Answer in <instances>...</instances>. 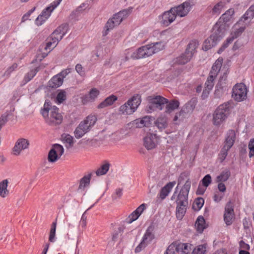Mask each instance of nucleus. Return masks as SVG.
I'll list each match as a JSON object with an SVG mask.
<instances>
[{"mask_svg": "<svg viewBox=\"0 0 254 254\" xmlns=\"http://www.w3.org/2000/svg\"><path fill=\"white\" fill-rule=\"evenodd\" d=\"M41 114L49 125H59L62 122L63 117L59 112V109L56 106H52L51 103L47 100L41 110Z\"/></svg>", "mask_w": 254, "mask_h": 254, "instance_id": "obj_1", "label": "nucleus"}, {"mask_svg": "<svg viewBox=\"0 0 254 254\" xmlns=\"http://www.w3.org/2000/svg\"><path fill=\"white\" fill-rule=\"evenodd\" d=\"M132 8L124 9L114 15L112 18L107 22L103 31V36H106L108 32L115 26L119 25L124 19L126 18L132 11Z\"/></svg>", "mask_w": 254, "mask_h": 254, "instance_id": "obj_2", "label": "nucleus"}, {"mask_svg": "<svg viewBox=\"0 0 254 254\" xmlns=\"http://www.w3.org/2000/svg\"><path fill=\"white\" fill-rule=\"evenodd\" d=\"M96 121V116L93 115L88 116L85 120L81 122L75 128L74 131L75 137L77 139L81 138L91 130Z\"/></svg>", "mask_w": 254, "mask_h": 254, "instance_id": "obj_3", "label": "nucleus"}, {"mask_svg": "<svg viewBox=\"0 0 254 254\" xmlns=\"http://www.w3.org/2000/svg\"><path fill=\"white\" fill-rule=\"evenodd\" d=\"M231 105L226 102L219 105L213 115V122L215 126H220L227 118L231 111Z\"/></svg>", "mask_w": 254, "mask_h": 254, "instance_id": "obj_4", "label": "nucleus"}, {"mask_svg": "<svg viewBox=\"0 0 254 254\" xmlns=\"http://www.w3.org/2000/svg\"><path fill=\"white\" fill-rule=\"evenodd\" d=\"M151 50L149 44L139 48L135 52H133L132 49H128L126 51L125 59H123L122 61L125 62L129 58L141 59L150 57L153 55Z\"/></svg>", "mask_w": 254, "mask_h": 254, "instance_id": "obj_5", "label": "nucleus"}, {"mask_svg": "<svg viewBox=\"0 0 254 254\" xmlns=\"http://www.w3.org/2000/svg\"><path fill=\"white\" fill-rule=\"evenodd\" d=\"M155 227L151 223L145 230L141 241L135 249V253H139L145 248L155 238Z\"/></svg>", "mask_w": 254, "mask_h": 254, "instance_id": "obj_6", "label": "nucleus"}, {"mask_svg": "<svg viewBox=\"0 0 254 254\" xmlns=\"http://www.w3.org/2000/svg\"><path fill=\"white\" fill-rule=\"evenodd\" d=\"M140 103V95H135L120 107L119 111L121 114L124 115L132 114L136 110Z\"/></svg>", "mask_w": 254, "mask_h": 254, "instance_id": "obj_7", "label": "nucleus"}, {"mask_svg": "<svg viewBox=\"0 0 254 254\" xmlns=\"http://www.w3.org/2000/svg\"><path fill=\"white\" fill-rule=\"evenodd\" d=\"M225 34L218 29H215L213 27L212 34L203 42L202 50L207 51L212 47L215 46L223 38Z\"/></svg>", "mask_w": 254, "mask_h": 254, "instance_id": "obj_8", "label": "nucleus"}, {"mask_svg": "<svg viewBox=\"0 0 254 254\" xmlns=\"http://www.w3.org/2000/svg\"><path fill=\"white\" fill-rule=\"evenodd\" d=\"M198 46V42L196 40H192L190 42L185 53L177 58L176 63L179 64H185L187 63L196 51Z\"/></svg>", "mask_w": 254, "mask_h": 254, "instance_id": "obj_9", "label": "nucleus"}, {"mask_svg": "<svg viewBox=\"0 0 254 254\" xmlns=\"http://www.w3.org/2000/svg\"><path fill=\"white\" fill-rule=\"evenodd\" d=\"M63 30V26H59L52 33L44 48L45 50H49L50 52L57 45L65 34Z\"/></svg>", "mask_w": 254, "mask_h": 254, "instance_id": "obj_10", "label": "nucleus"}, {"mask_svg": "<svg viewBox=\"0 0 254 254\" xmlns=\"http://www.w3.org/2000/svg\"><path fill=\"white\" fill-rule=\"evenodd\" d=\"M235 13L234 8H231L226 10L219 18L218 21L213 26L215 29H218L225 34L226 24L230 22Z\"/></svg>", "mask_w": 254, "mask_h": 254, "instance_id": "obj_11", "label": "nucleus"}, {"mask_svg": "<svg viewBox=\"0 0 254 254\" xmlns=\"http://www.w3.org/2000/svg\"><path fill=\"white\" fill-rule=\"evenodd\" d=\"M248 89L246 85L243 83L235 84L232 92V98L237 102H241L246 99Z\"/></svg>", "mask_w": 254, "mask_h": 254, "instance_id": "obj_12", "label": "nucleus"}, {"mask_svg": "<svg viewBox=\"0 0 254 254\" xmlns=\"http://www.w3.org/2000/svg\"><path fill=\"white\" fill-rule=\"evenodd\" d=\"M194 106L190 103H188L181 109V110L176 114L173 122L176 125H179L183 122L188 117L190 113L192 111Z\"/></svg>", "mask_w": 254, "mask_h": 254, "instance_id": "obj_13", "label": "nucleus"}, {"mask_svg": "<svg viewBox=\"0 0 254 254\" xmlns=\"http://www.w3.org/2000/svg\"><path fill=\"white\" fill-rule=\"evenodd\" d=\"M191 182L188 179L177 194L176 202L177 204H188V194L190 190Z\"/></svg>", "mask_w": 254, "mask_h": 254, "instance_id": "obj_14", "label": "nucleus"}, {"mask_svg": "<svg viewBox=\"0 0 254 254\" xmlns=\"http://www.w3.org/2000/svg\"><path fill=\"white\" fill-rule=\"evenodd\" d=\"M149 105L148 107L150 111H154L157 109L161 110L164 104L168 102L167 99L161 96H156L155 97H148Z\"/></svg>", "mask_w": 254, "mask_h": 254, "instance_id": "obj_15", "label": "nucleus"}, {"mask_svg": "<svg viewBox=\"0 0 254 254\" xmlns=\"http://www.w3.org/2000/svg\"><path fill=\"white\" fill-rule=\"evenodd\" d=\"M194 3L191 0L184 2L177 6L173 7L177 16L182 17L188 15L193 6Z\"/></svg>", "mask_w": 254, "mask_h": 254, "instance_id": "obj_16", "label": "nucleus"}, {"mask_svg": "<svg viewBox=\"0 0 254 254\" xmlns=\"http://www.w3.org/2000/svg\"><path fill=\"white\" fill-rule=\"evenodd\" d=\"M235 218L234 206L233 203L229 201L225 206L224 221L227 226L231 225Z\"/></svg>", "mask_w": 254, "mask_h": 254, "instance_id": "obj_17", "label": "nucleus"}, {"mask_svg": "<svg viewBox=\"0 0 254 254\" xmlns=\"http://www.w3.org/2000/svg\"><path fill=\"white\" fill-rule=\"evenodd\" d=\"M159 139L156 134L148 133L143 138V145L147 149H152L158 144Z\"/></svg>", "mask_w": 254, "mask_h": 254, "instance_id": "obj_18", "label": "nucleus"}, {"mask_svg": "<svg viewBox=\"0 0 254 254\" xmlns=\"http://www.w3.org/2000/svg\"><path fill=\"white\" fill-rule=\"evenodd\" d=\"M254 17V4H252L238 21V24L247 26Z\"/></svg>", "mask_w": 254, "mask_h": 254, "instance_id": "obj_19", "label": "nucleus"}, {"mask_svg": "<svg viewBox=\"0 0 254 254\" xmlns=\"http://www.w3.org/2000/svg\"><path fill=\"white\" fill-rule=\"evenodd\" d=\"M29 145V141L25 138H19L15 143L13 148V153L15 155H19L21 151L28 148Z\"/></svg>", "mask_w": 254, "mask_h": 254, "instance_id": "obj_20", "label": "nucleus"}, {"mask_svg": "<svg viewBox=\"0 0 254 254\" xmlns=\"http://www.w3.org/2000/svg\"><path fill=\"white\" fill-rule=\"evenodd\" d=\"M177 15L175 13L173 8H171L169 10L164 12L162 16L161 23L167 26L172 23L176 19Z\"/></svg>", "mask_w": 254, "mask_h": 254, "instance_id": "obj_21", "label": "nucleus"}, {"mask_svg": "<svg viewBox=\"0 0 254 254\" xmlns=\"http://www.w3.org/2000/svg\"><path fill=\"white\" fill-rule=\"evenodd\" d=\"M226 2L225 1H220L212 6L207 8L208 12L213 16H218L225 7Z\"/></svg>", "mask_w": 254, "mask_h": 254, "instance_id": "obj_22", "label": "nucleus"}, {"mask_svg": "<svg viewBox=\"0 0 254 254\" xmlns=\"http://www.w3.org/2000/svg\"><path fill=\"white\" fill-rule=\"evenodd\" d=\"M99 94L100 91L98 89L92 88L88 94H85L82 97V101L84 104L94 102L97 99Z\"/></svg>", "mask_w": 254, "mask_h": 254, "instance_id": "obj_23", "label": "nucleus"}, {"mask_svg": "<svg viewBox=\"0 0 254 254\" xmlns=\"http://www.w3.org/2000/svg\"><path fill=\"white\" fill-rule=\"evenodd\" d=\"M176 181L170 182L167 183L164 187H163L160 190L159 193L157 194V198L164 200L170 193L173 188L176 185Z\"/></svg>", "mask_w": 254, "mask_h": 254, "instance_id": "obj_24", "label": "nucleus"}, {"mask_svg": "<svg viewBox=\"0 0 254 254\" xmlns=\"http://www.w3.org/2000/svg\"><path fill=\"white\" fill-rule=\"evenodd\" d=\"M236 138V134L235 130L229 129L225 135L224 145L231 148L235 143Z\"/></svg>", "mask_w": 254, "mask_h": 254, "instance_id": "obj_25", "label": "nucleus"}, {"mask_svg": "<svg viewBox=\"0 0 254 254\" xmlns=\"http://www.w3.org/2000/svg\"><path fill=\"white\" fill-rule=\"evenodd\" d=\"M223 60L219 58L213 64L209 72V75L216 77L218 74L221 72Z\"/></svg>", "mask_w": 254, "mask_h": 254, "instance_id": "obj_26", "label": "nucleus"}, {"mask_svg": "<svg viewBox=\"0 0 254 254\" xmlns=\"http://www.w3.org/2000/svg\"><path fill=\"white\" fill-rule=\"evenodd\" d=\"M246 26L242 25V24H238V22L235 25L231 34L229 36L230 38H233V41L238 37H239L242 33L244 31Z\"/></svg>", "mask_w": 254, "mask_h": 254, "instance_id": "obj_27", "label": "nucleus"}, {"mask_svg": "<svg viewBox=\"0 0 254 254\" xmlns=\"http://www.w3.org/2000/svg\"><path fill=\"white\" fill-rule=\"evenodd\" d=\"M118 98L114 95H111L110 96L106 98L103 102L99 104L98 106V108L100 109L104 108L108 106H111L117 101Z\"/></svg>", "mask_w": 254, "mask_h": 254, "instance_id": "obj_28", "label": "nucleus"}, {"mask_svg": "<svg viewBox=\"0 0 254 254\" xmlns=\"http://www.w3.org/2000/svg\"><path fill=\"white\" fill-rule=\"evenodd\" d=\"M63 80L62 77L57 74L53 76L52 79L49 81V86L52 88H57L62 85Z\"/></svg>", "mask_w": 254, "mask_h": 254, "instance_id": "obj_29", "label": "nucleus"}, {"mask_svg": "<svg viewBox=\"0 0 254 254\" xmlns=\"http://www.w3.org/2000/svg\"><path fill=\"white\" fill-rule=\"evenodd\" d=\"M228 72V71L227 69H226L224 67L222 68L221 72L220 73V76L216 86L217 87H219L220 88H223V87L225 86Z\"/></svg>", "mask_w": 254, "mask_h": 254, "instance_id": "obj_30", "label": "nucleus"}, {"mask_svg": "<svg viewBox=\"0 0 254 254\" xmlns=\"http://www.w3.org/2000/svg\"><path fill=\"white\" fill-rule=\"evenodd\" d=\"M91 178V174H89L87 175L84 176L81 180L80 182V185L78 188V190H84L89 186L90 180Z\"/></svg>", "mask_w": 254, "mask_h": 254, "instance_id": "obj_31", "label": "nucleus"}, {"mask_svg": "<svg viewBox=\"0 0 254 254\" xmlns=\"http://www.w3.org/2000/svg\"><path fill=\"white\" fill-rule=\"evenodd\" d=\"M188 204H177L176 207V217L178 219L181 220L186 212Z\"/></svg>", "mask_w": 254, "mask_h": 254, "instance_id": "obj_32", "label": "nucleus"}, {"mask_svg": "<svg viewBox=\"0 0 254 254\" xmlns=\"http://www.w3.org/2000/svg\"><path fill=\"white\" fill-rule=\"evenodd\" d=\"M155 125L160 131H163L168 126L167 118L165 116L159 117L155 122Z\"/></svg>", "mask_w": 254, "mask_h": 254, "instance_id": "obj_33", "label": "nucleus"}, {"mask_svg": "<svg viewBox=\"0 0 254 254\" xmlns=\"http://www.w3.org/2000/svg\"><path fill=\"white\" fill-rule=\"evenodd\" d=\"M110 167V164L107 161H105L96 171L97 176H102L106 174L109 171Z\"/></svg>", "mask_w": 254, "mask_h": 254, "instance_id": "obj_34", "label": "nucleus"}, {"mask_svg": "<svg viewBox=\"0 0 254 254\" xmlns=\"http://www.w3.org/2000/svg\"><path fill=\"white\" fill-rule=\"evenodd\" d=\"M149 45L151 48L153 55L163 50L165 48V43L163 42L152 43Z\"/></svg>", "mask_w": 254, "mask_h": 254, "instance_id": "obj_35", "label": "nucleus"}, {"mask_svg": "<svg viewBox=\"0 0 254 254\" xmlns=\"http://www.w3.org/2000/svg\"><path fill=\"white\" fill-rule=\"evenodd\" d=\"M7 180H4L0 183V196L2 197H5L9 193V191L7 189Z\"/></svg>", "mask_w": 254, "mask_h": 254, "instance_id": "obj_36", "label": "nucleus"}, {"mask_svg": "<svg viewBox=\"0 0 254 254\" xmlns=\"http://www.w3.org/2000/svg\"><path fill=\"white\" fill-rule=\"evenodd\" d=\"M215 78V77L209 74L205 83V90L203 91V94H204V92H207L208 93L209 91L212 89Z\"/></svg>", "mask_w": 254, "mask_h": 254, "instance_id": "obj_37", "label": "nucleus"}, {"mask_svg": "<svg viewBox=\"0 0 254 254\" xmlns=\"http://www.w3.org/2000/svg\"><path fill=\"white\" fill-rule=\"evenodd\" d=\"M195 226L198 232L201 233L203 231L205 228V220L203 216H199L197 217Z\"/></svg>", "mask_w": 254, "mask_h": 254, "instance_id": "obj_38", "label": "nucleus"}, {"mask_svg": "<svg viewBox=\"0 0 254 254\" xmlns=\"http://www.w3.org/2000/svg\"><path fill=\"white\" fill-rule=\"evenodd\" d=\"M136 124L139 127H148L151 124V118L149 116H145L139 120H136Z\"/></svg>", "mask_w": 254, "mask_h": 254, "instance_id": "obj_39", "label": "nucleus"}, {"mask_svg": "<svg viewBox=\"0 0 254 254\" xmlns=\"http://www.w3.org/2000/svg\"><path fill=\"white\" fill-rule=\"evenodd\" d=\"M89 7V3L88 2L82 3L80 6H79L74 11H72L70 16H74L75 18L77 16H75L76 13L78 14H81L84 10L87 9Z\"/></svg>", "mask_w": 254, "mask_h": 254, "instance_id": "obj_40", "label": "nucleus"}, {"mask_svg": "<svg viewBox=\"0 0 254 254\" xmlns=\"http://www.w3.org/2000/svg\"><path fill=\"white\" fill-rule=\"evenodd\" d=\"M207 244H203L197 246L192 251V254H206Z\"/></svg>", "mask_w": 254, "mask_h": 254, "instance_id": "obj_41", "label": "nucleus"}, {"mask_svg": "<svg viewBox=\"0 0 254 254\" xmlns=\"http://www.w3.org/2000/svg\"><path fill=\"white\" fill-rule=\"evenodd\" d=\"M231 148L226 145H224L222 148L220 153L219 154V159L221 162H223L226 158L228 155V151Z\"/></svg>", "mask_w": 254, "mask_h": 254, "instance_id": "obj_42", "label": "nucleus"}, {"mask_svg": "<svg viewBox=\"0 0 254 254\" xmlns=\"http://www.w3.org/2000/svg\"><path fill=\"white\" fill-rule=\"evenodd\" d=\"M230 172L229 170L223 171L216 178L217 182H223L226 181L230 176Z\"/></svg>", "mask_w": 254, "mask_h": 254, "instance_id": "obj_43", "label": "nucleus"}, {"mask_svg": "<svg viewBox=\"0 0 254 254\" xmlns=\"http://www.w3.org/2000/svg\"><path fill=\"white\" fill-rule=\"evenodd\" d=\"M176 246L178 248V250L177 251L178 252L179 251V249L182 250V252L184 254H190L191 251V245L187 243H183L180 244L178 246L176 245Z\"/></svg>", "mask_w": 254, "mask_h": 254, "instance_id": "obj_44", "label": "nucleus"}, {"mask_svg": "<svg viewBox=\"0 0 254 254\" xmlns=\"http://www.w3.org/2000/svg\"><path fill=\"white\" fill-rule=\"evenodd\" d=\"M166 105V112H171L174 110L177 109L180 105L179 102L177 100H173L167 103Z\"/></svg>", "mask_w": 254, "mask_h": 254, "instance_id": "obj_45", "label": "nucleus"}, {"mask_svg": "<svg viewBox=\"0 0 254 254\" xmlns=\"http://www.w3.org/2000/svg\"><path fill=\"white\" fill-rule=\"evenodd\" d=\"M39 70V67H36L34 69H32L30 71L27 73L24 76V80L25 83H27L30 81L36 74Z\"/></svg>", "mask_w": 254, "mask_h": 254, "instance_id": "obj_46", "label": "nucleus"}, {"mask_svg": "<svg viewBox=\"0 0 254 254\" xmlns=\"http://www.w3.org/2000/svg\"><path fill=\"white\" fill-rule=\"evenodd\" d=\"M56 225L57 222L56 221L54 222L51 226V228L50 232L49 235V241L51 242H55L56 241Z\"/></svg>", "mask_w": 254, "mask_h": 254, "instance_id": "obj_47", "label": "nucleus"}, {"mask_svg": "<svg viewBox=\"0 0 254 254\" xmlns=\"http://www.w3.org/2000/svg\"><path fill=\"white\" fill-rule=\"evenodd\" d=\"M63 141L66 143L67 147H71L73 143V137L69 134H64L62 135Z\"/></svg>", "mask_w": 254, "mask_h": 254, "instance_id": "obj_48", "label": "nucleus"}, {"mask_svg": "<svg viewBox=\"0 0 254 254\" xmlns=\"http://www.w3.org/2000/svg\"><path fill=\"white\" fill-rule=\"evenodd\" d=\"M18 67V65L17 64L14 63L12 64L10 66L8 67L6 70L4 71L3 76L5 77V78H8L11 73L13 72Z\"/></svg>", "mask_w": 254, "mask_h": 254, "instance_id": "obj_49", "label": "nucleus"}, {"mask_svg": "<svg viewBox=\"0 0 254 254\" xmlns=\"http://www.w3.org/2000/svg\"><path fill=\"white\" fill-rule=\"evenodd\" d=\"M204 200L202 198H198L195 200L193 204V208L195 210H200L203 206Z\"/></svg>", "mask_w": 254, "mask_h": 254, "instance_id": "obj_50", "label": "nucleus"}, {"mask_svg": "<svg viewBox=\"0 0 254 254\" xmlns=\"http://www.w3.org/2000/svg\"><path fill=\"white\" fill-rule=\"evenodd\" d=\"M52 150H54V151H55V153L60 157H61V156L63 154L64 152V149L60 144H54L52 148H51Z\"/></svg>", "mask_w": 254, "mask_h": 254, "instance_id": "obj_51", "label": "nucleus"}, {"mask_svg": "<svg viewBox=\"0 0 254 254\" xmlns=\"http://www.w3.org/2000/svg\"><path fill=\"white\" fill-rule=\"evenodd\" d=\"M66 99V93L64 90H61L56 97V103L61 104Z\"/></svg>", "mask_w": 254, "mask_h": 254, "instance_id": "obj_52", "label": "nucleus"}, {"mask_svg": "<svg viewBox=\"0 0 254 254\" xmlns=\"http://www.w3.org/2000/svg\"><path fill=\"white\" fill-rule=\"evenodd\" d=\"M60 157L55 153V151L52 149L48 154V161L50 162H55Z\"/></svg>", "mask_w": 254, "mask_h": 254, "instance_id": "obj_53", "label": "nucleus"}, {"mask_svg": "<svg viewBox=\"0 0 254 254\" xmlns=\"http://www.w3.org/2000/svg\"><path fill=\"white\" fill-rule=\"evenodd\" d=\"M233 38H230L229 37L227 38L226 41L223 43L221 47L218 50L217 53L219 54H221L224 50L228 47V46L232 43L233 42Z\"/></svg>", "mask_w": 254, "mask_h": 254, "instance_id": "obj_54", "label": "nucleus"}, {"mask_svg": "<svg viewBox=\"0 0 254 254\" xmlns=\"http://www.w3.org/2000/svg\"><path fill=\"white\" fill-rule=\"evenodd\" d=\"M52 12L53 11L50 9V7H46L42 10L40 14V17L39 18H41V16H43L45 17V19H48L51 16Z\"/></svg>", "mask_w": 254, "mask_h": 254, "instance_id": "obj_55", "label": "nucleus"}, {"mask_svg": "<svg viewBox=\"0 0 254 254\" xmlns=\"http://www.w3.org/2000/svg\"><path fill=\"white\" fill-rule=\"evenodd\" d=\"M212 181L211 177L210 175L207 174L205 175L203 179L201 180V182L203 186L205 187H208L211 184Z\"/></svg>", "mask_w": 254, "mask_h": 254, "instance_id": "obj_56", "label": "nucleus"}, {"mask_svg": "<svg viewBox=\"0 0 254 254\" xmlns=\"http://www.w3.org/2000/svg\"><path fill=\"white\" fill-rule=\"evenodd\" d=\"M139 217V215L137 214L135 211H133L127 218V222L128 223H131L134 221L137 220Z\"/></svg>", "mask_w": 254, "mask_h": 254, "instance_id": "obj_57", "label": "nucleus"}, {"mask_svg": "<svg viewBox=\"0 0 254 254\" xmlns=\"http://www.w3.org/2000/svg\"><path fill=\"white\" fill-rule=\"evenodd\" d=\"M86 211H85L82 215L81 219L79 222V227L85 229L87 224V216L86 215Z\"/></svg>", "mask_w": 254, "mask_h": 254, "instance_id": "obj_58", "label": "nucleus"}, {"mask_svg": "<svg viewBox=\"0 0 254 254\" xmlns=\"http://www.w3.org/2000/svg\"><path fill=\"white\" fill-rule=\"evenodd\" d=\"M248 146L250 150L249 155V157L251 158L253 156H254V138L250 139Z\"/></svg>", "mask_w": 254, "mask_h": 254, "instance_id": "obj_59", "label": "nucleus"}, {"mask_svg": "<svg viewBox=\"0 0 254 254\" xmlns=\"http://www.w3.org/2000/svg\"><path fill=\"white\" fill-rule=\"evenodd\" d=\"M178 249L175 244H172L167 248L164 254H175V251H178Z\"/></svg>", "mask_w": 254, "mask_h": 254, "instance_id": "obj_60", "label": "nucleus"}, {"mask_svg": "<svg viewBox=\"0 0 254 254\" xmlns=\"http://www.w3.org/2000/svg\"><path fill=\"white\" fill-rule=\"evenodd\" d=\"M224 196V194L220 193L218 192H216L213 196V200L217 203L219 202L222 200Z\"/></svg>", "mask_w": 254, "mask_h": 254, "instance_id": "obj_61", "label": "nucleus"}, {"mask_svg": "<svg viewBox=\"0 0 254 254\" xmlns=\"http://www.w3.org/2000/svg\"><path fill=\"white\" fill-rule=\"evenodd\" d=\"M62 0H56L53 1L48 6V7H50V9L51 11H53V10L61 3Z\"/></svg>", "mask_w": 254, "mask_h": 254, "instance_id": "obj_62", "label": "nucleus"}, {"mask_svg": "<svg viewBox=\"0 0 254 254\" xmlns=\"http://www.w3.org/2000/svg\"><path fill=\"white\" fill-rule=\"evenodd\" d=\"M71 68H66L62 70L60 73H58V75L60 77H62V80H64V78L71 72Z\"/></svg>", "mask_w": 254, "mask_h": 254, "instance_id": "obj_63", "label": "nucleus"}, {"mask_svg": "<svg viewBox=\"0 0 254 254\" xmlns=\"http://www.w3.org/2000/svg\"><path fill=\"white\" fill-rule=\"evenodd\" d=\"M146 204L142 203L139 205L134 211L139 216L142 213L143 211L146 209Z\"/></svg>", "mask_w": 254, "mask_h": 254, "instance_id": "obj_64", "label": "nucleus"}]
</instances>
